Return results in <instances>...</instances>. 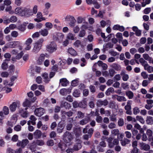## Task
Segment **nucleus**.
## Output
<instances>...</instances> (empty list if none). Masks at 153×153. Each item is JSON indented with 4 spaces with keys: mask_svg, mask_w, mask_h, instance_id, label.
Returning a JSON list of instances; mask_svg holds the SVG:
<instances>
[{
    "mask_svg": "<svg viewBox=\"0 0 153 153\" xmlns=\"http://www.w3.org/2000/svg\"><path fill=\"white\" fill-rule=\"evenodd\" d=\"M17 20L18 19L16 16H12L10 18L7 19H4V23L5 25H7L10 22L15 23L17 21Z\"/></svg>",
    "mask_w": 153,
    "mask_h": 153,
    "instance_id": "obj_5",
    "label": "nucleus"
},
{
    "mask_svg": "<svg viewBox=\"0 0 153 153\" xmlns=\"http://www.w3.org/2000/svg\"><path fill=\"white\" fill-rule=\"evenodd\" d=\"M108 104V102L106 100H99L97 101V105L99 107L102 105L106 106Z\"/></svg>",
    "mask_w": 153,
    "mask_h": 153,
    "instance_id": "obj_16",
    "label": "nucleus"
},
{
    "mask_svg": "<svg viewBox=\"0 0 153 153\" xmlns=\"http://www.w3.org/2000/svg\"><path fill=\"white\" fill-rule=\"evenodd\" d=\"M45 113L44 109L42 108H39L36 109L34 111L35 114L38 117L42 116Z\"/></svg>",
    "mask_w": 153,
    "mask_h": 153,
    "instance_id": "obj_11",
    "label": "nucleus"
},
{
    "mask_svg": "<svg viewBox=\"0 0 153 153\" xmlns=\"http://www.w3.org/2000/svg\"><path fill=\"white\" fill-rule=\"evenodd\" d=\"M68 52L73 56H75L77 55L76 51L72 48H68Z\"/></svg>",
    "mask_w": 153,
    "mask_h": 153,
    "instance_id": "obj_19",
    "label": "nucleus"
},
{
    "mask_svg": "<svg viewBox=\"0 0 153 153\" xmlns=\"http://www.w3.org/2000/svg\"><path fill=\"white\" fill-rule=\"evenodd\" d=\"M31 102L28 99H26L23 103V105L24 107H29L30 105Z\"/></svg>",
    "mask_w": 153,
    "mask_h": 153,
    "instance_id": "obj_46",
    "label": "nucleus"
},
{
    "mask_svg": "<svg viewBox=\"0 0 153 153\" xmlns=\"http://www.w3.org/2000/svg\"><path fill=\"white\" fill-rule=\"evenodd\" d=\"M131 140L127 138H124L123 140L121 142V144L122 146H125L126 144H129Z\"/></svg>",
    "mask_w": 153,
    "mask_h": 153,
    "instance_id": "obj_34",
    "label": "nucleus"
},
{
    "mask_svg": "<svg viewBox=\"0 0 153 153\" xmlns=\"http://www.w3.org/2000/svg\"><path fill=\"white\" fill-rule=\"evenodd\" d=\"M85 30H81L79 32V36L80 37H82L85 36Z\"/></svg>",
    "mask_w": 153,
    "mask_h": 153,
    "instance_id": "obj_62",
    "label": "nucleus"
},
{
    "mask_svg": "<svg viewBox=\"0 0 153 153\" xmlns=\"http://www.w3.org/2000/svg\"><path fill=\"white\" fill-rule=\"evenodd\" d=\"M17 120V118L16 117L13 116L10 121L7 122V124L9 126L13 127L16 122Z\"/></svg>",
    "mask_w": 153,
    "mask_h": 153,
    "instance_id": "obj_14",
    "label": "nucleus"
},
{
    "mask_svg": "<svg viewBox=\"0 0 153 153\" xmlns=\"http://www.w3.org/2000/svg\"><path fill=\"white\" fill-rule=\"evenodd\" d=\"M80 27L81 30H85L87 29H88L90 30H91L92 29L91 27H88V23L86 22H83Z\"/></svg>",
    "mask_w": 153,
    "mask_h": 153,
    "instance_id": "obj_26",
    "label": "nucleus"
},
{
    "mask_svg": "<svg viewBox=\"0 0 153 153\" xmlns=\"http://www.w3.org/2000/svg\"><path fill=\"white\" fill-rule=\"evenodd\" d=\"M39 33L42 36H47L48 34V30L46 29H41L39 31Z\"/></svg>",
    "mask_w": 153,
    "mask_h": 153,
    "instance_id": "obj_32",
    "label": "nucleus"
},
{
    "mask_svg": "<svg viewBox=\"0 0 153 153\" xmlns=\"http://www.w3.org/2000/svg\"><path fill=\"white\" fill-rule=\"evenodd\" d=\"M93 4L94 5V7L97 9H99L100 7V5L96 0H93Z\"/></svg>",
    "mask_w": 153,
    "mask_h": 153,
    "instance_id": "obj_53",
    "label": "nucleus"
},
{
    "mask_svg": "<svg viewBox=\"0 0 153 153\" xmlns=\"http://www.w3.org/2000/svg\"><path fill=\"white\" fill-rule=\"evenodd\" d=\"M82 145L80 142L76 144L74 146V150L75 151H78L81 149Z\"/></svg>",
    "mask_w": 153,
    "mask_h": 153,
    "instance_id": "obj_41",
    "label": "nucleus"
},
{
    "mask_svg": "<svg viewBox=\"0 0 153 153\" xmlns=\"http://www.w3.org/2000/svg\"><path fill=\"white\" fill-rule=\"evenodd\" d=\"M69 84V81L66 78H62L59 80V84L62 86H66Z\"/></svg>",
    "mask_w": 153,
    "mask_h": 153,
    "instance_id": "obj_17",
    "label": "nucleus"
},
{
    "mask_svg": "<svg viewBox=\"0 0 153 153\" xmlns=\"http://www.w3.org/2000/svg\"><path fill=\"white\" fill-rule=\"evenodd\" d=\"M89 118L88 117L82 119L80 121V125H84L87 123L89 121Z\"/></svg>",
    "mask_w": 153,
    "mask_h": 153,
    "instance_id": "obj_42",
    "label": "nucleus"
},
{
    "mask_svg": "<svg viewBox=\"0 0 153 153\" xmlns=\"http://www.w3.org/2000/svg\"><path fill=\"white\" fill-rule=\"evenodd\" d=\"M35 141V143L36 145H38L39 146H42L44 144V142L42 140H36Z\"/></svg>",
    "mask_w": 153,
    "mask_h": 153,
    "instance_id": "obj_50",
    "label": "nucleus"
},
{
    "mask_svg": "<svg viewBox=\"0 0 153 153\" xmlns=\"http://www.w3.org/2000/svg\"><path fill=\"white\" fill-rule=\"evenodd\" d=\"M33 42V40L30 38H28L25 41V49L26 51L30 50L31 48L30 45Z\"/></svg>",
    "mask_w": 153,
    "mask_h": 153,
    "instance_id": "obj_8",
    "label": "nucleus"
},
{
    "mask_svg": "<svg viewBox=\"0 0 153 153\" xmlns=\"http://www.w3.org/2000/svg\"><path fill=\"white\" fill-rule=\"evenodd\" d=\"M48 51L51 53H52L56 51L57 49V46L56 44L54 42H51L48 45L47 47Z\"/></svg>",
    "mask_w": 153,
    "mask_h": 153,
    "instance_id": "obj_4",
    "label": "nucleus"
},
{
    "mask_svg": "<svg viewBox=\"0 0 153 153\" xmlns=\"http://www.w3.org/2000/svg\"><path fill=\"white\" fill-rule=\"evenodd\" d=\"M140 111L139 108L137 107H135L133 109V114L136 115L138 114Z\"/></svg>",
    "mask_w": 153,
    "mask_h": 153,
    "instance_id": "obj_58",
    "label": "nucleus"
},
{
    "mask_svg": "<svg viewBox=\"0 0 153 153\" xmlns=\"http://www.w3.org/2000/svg\"><path fill=\"white\" fill-rule=\"evenodd\" d=\"M44 41V40L43 39H40L34 43L32 51L36 53H37L41 49L42 46V43Z\"/></svg>",
    "mask_w": 153,
    "mask_h": 153,
    "instance_id": "obj_1",
    "label": "nucleus"
},
{
    "mask_svg": "<svg viewBox=\"0 0 153 153\" xmlns=\"http://www.w3.org/2000/svg\"><path fill=\"white\" fill-rule=\"evenodd\" d=\"M18 29L22 31H24L25 30V26L24 25H20L18 27Z\"/></svg>",
    "mask_w": 153,
    "mask_h": 153,
    "instance_id": "obj_64",
    "label": "nucleus"
},
{
    "mask_svg": "<svg viewBox=\"0 0 153 153\" xmlns=\"http://www.w3.org/2000/svg\"><path fill=\"white\" fill-rule=\"evenodd\" d=\"M113 29L114 30H118L120 31H123L125 29L124 28L123 26H120L118 25H114L113 26Z\"/></svg>",
    "mask_w": 153,
    "mask_h": 153,
    "instance_id": "obj_28",
    "label": "nucleus"
},
{
    "mask_svg": "<svg viewBox=\"0 0 153 153\" xmlns=\"http://www.w3.org/2000/svg\"><path fill=\"white\" fill-rule=\"evenodd\" d=\"M126 137L127 139H130L131 137V134L128 131H126L125 132Z\"/></svg>",
    "mask_w": 153,
    "mask_h": 153,
    "instance_id": "obj_63",
    "label": "nucleus"
},
{
    "mask_svg": "<svg viewBox=\"0 0 153 153\" xmlns=\"http://www.w3.org/2000/svg\"><path fill=\"white\" fill-rule=\"evenodd\" d=\"M137 120L139 121L141 123L143 124L145 123V121L143 117L140 116H137L136 117Z\"/></svg>",
    "mask_w": 153,
    "mask_h": 153,
    "instance_id": "obj_47",
    "label": "nucleus"
},
{
    "mask_svg": "<svg viewBox=\"0 0 153 153\" xmlns=\"http://www.w3.org/2000/svg\"><path fill=\"white\" fill-rule=\"evenodd\" d=\"M29 143V141L27 139L22 140V141H18L16 145L17 146H21L22 148H24Z\"/></svg>",
    "mask_w": 153,
    "mask_h": 153,
    "instance_id": "obj_6",
    "label": "nucleus"
},
{
    "mask_svg": "<svg viewBox=\"0 0 153 153\" xmlns=\"http://www.w3.org/2000/svg\"><path fill=\"white\" fill-rule=\"evenodd\" d=\"M18 136L17 134L13 135L11 138V140L13 142H16L18 140Z\"/></svg>",
    "mask_w": 153,
    "mask_h": 153,
    "instance_id": "obj_61",
    "label": "nucleus"
},
{
    "mask_svg": "<svg viewBox=\"0 0 153 153\" xmlns=\"http://www.w3.org/2000/svg\"><path fill=\"white\" fill-rule=\"evenodd\" d=\"M20 44V42L19 41H12L9 42L6 44L3 48V51H4L7 48H14Z\"/></svg>",
    "mask_w": 153,
    "mask_h": 153,
    "instance_id": "obj_2",
    "label": "nucleus"
},
{
    "mask_svg": "<svg viewBox=\"0 0 153 153\" xmlns=\"http://www.w3.org/2000/svg\"><path fill=\"white\" fill-rule=\"evenodd\" d=\"M113 138L112 137H109L107 140L108 143V146L110 148L113 147L114 145H117L119 144V141L118 139H115L114 140L113 142Z\"/></svg>",
    "mask_w": 153,
    "mask_h": 153,
    "instance_id": "obj_3",
    "label": "nucleus"
},
{
    "mask_svg": "<svg viewBox=\"0 0 153 153\" xmlns=\"http://www.w3.org/2000/svg\"><path fill=\"white\" fill-rule=\"evenodd\" d=\"M146 134L149 138L152 137V136L153 134V132L151 129H148L146 131Z\"/></svg>",
    "mask_w": 153,
    "mask_h": 153,
    "instance_id": "obj_56",
    "label": "nucleus"
},
{
    "mask_svg": "<svg viewBox=\"0 0 153 153\" xmlns=\"http://www.w3.org/2000/svg\"><path fill=\"white\" fill-rule=\"evenodd\" d=\"M108 72L109 75L111 77H113L116 73L114 70L112 68L110 69L109 70Z\"/></svg>",
    "mask_w": 153,
    "mask_h": 153,
    "instance_id": "obj_52",
    "label": "nucleus"
},
{
    "mask_svg": "<svg viewBox=\"0 0 153 153\" xmlns=\"http://www.w3.org/2000/svg\"><path fill=\"white\" fill-rule=\"evenodd\" d=\"M119 130L117 129H112L111 131V134L114 135H118L119 134Z\"/></svg>",
    "mask_w": 153,
    "mask_h": 153,
    "instance_id": "obj_59",
    "label": "nucleus"
},
{
    "mask_svg": "<svg viewBox=\"0 0 153 153\" xmlns=\"http://www.w3.org/2000/svg\"><path fill=\"white\" fill-rule=\"evenodd\" d=\"M23 9L21 7H18L15 10V13L23 16Z\"/></svg>",
    "mask_w": 153,
    "mask_h": 153,
    "instance_id": "obj_27",
    "label": "nucleus"
},
{
    "mask_svg": "<svg viewBox=\"0 0 153 153\" xmlns=\"http://www.w3.org/2000/svg\"><path fill=\"white\" fill-rule=\"evenodd\" d=\"M110 66L112 68H111L117 71L120 70L121 69L120 65L116 63H114L111 64L110 65Z\"/></svg>",
    "mask_w": 153,
    "mask_h": 153,
    "instance_id": "obj_18",
    "label": "nucleus"
},
{
    "mask_svg": "<svg viewBox=\"0 0 153 153\" xmlns=\"http://www.w3.org/2000/svg\"><path fill=\"white\" fill-rule=\"evenodd\" d=\"M145 70H147L149 73H153V67L149 66V65H148Z\"/></svg>",
    "mask_w": 153,
    "mask_h": 153,
    "instance_id": "obj_48",
    "label": "nucleus"
},
{
    "mask_svg": "<svg viewBox=\"0 0 153 153\" xmlns=\"http://www.w3.org/2000/svg\"><path fill=\"white\" fill-rule=\"evenodd\" d=\"M100 33L101 37L104 39V40L105 42L109 41V39L110 37V35L108 36V37H106L104 33L101 32Z\"/></svg>",
    "mask_w": 153,
    "mask_h": 153,
    "instance_id": "obj_49",
    "label": "nucleus"
},
{
    "mask_svg": "<svg viewBox=\"0 0 153 153\" xmlns=\"http://www.w3.org/2000/svg\"><path fill=\"white\" fill-rule=\"evenodd\" d=\"M63 139L66 143L69 142L73 139L72 135L68 131H66L63 135Z\"/></svg>",
    "mask_w": 153,
    "mask_h": 153,
    "instance_id": "obj_7",
    "label": "nucleus"
},
{
    "mask_svg": "<svg viewBox=\"0 0 153 153\" xmlns=\"http://www.w3.org/2000/svg\"><path fill=\"white\" fill-rule=\"evenodd\" d=\"M36 145L35 143V141H34L30 145V149L32 152H34L36 150Z\"/></svg>",
    "mask_w": 153,
    "mask_h": 153,
    "instance_id": "obj_37",
    "label": "nucleus"
},
{
    "mask_svg": "<svg viewBox=\"0 0 153 153\" xmlns=\"http://www.w3.org/2000/svg\"><path fill=\"white\" fill-rule=\"evenodd\" d=\"M35 138L36 139H39L42 135L41 131L39 130H36L33 133Z\"/></svg>",
    "mask_w": 153,
    "mask_h": 153,
    "instance_id": "obj_22",
    "label": "nucleus"
},
{
    "mask_svg": "<svg viewBox=\"0 0 153 153\" xmlns=\"http://www.w3.org/2000/svg\"><path fill=\"white\" fill-rule=\"evenodd\" d=\"M58 146L59 148H60L62 151L66 149V145L64 143L62 144L60 143H59Z\"/></svg>",
    "mask_w": 153,
    "mask_h": 153,
    "instance_id": "obj_60",
    "label": "nucleus"
},
{
    "mask_svg": "<svg viewBox=\"0 0 153 153\" xmlns=\"http://www.w3.org/2000/svg\"><path fill=\"white\" fill-rule=\"evenodd\" d=\"M75 35L71 33H69L67 35L66 38L68 40H73L75 39Z\"/></svg>",
    "mask_w": 153,
    "mask_h": 153,
    "instance_id": "obj_36",
    "label": "nucleus"
},
{
    "mask_svg": "<svg viewBox=\"0 0 153 153\" xmlns=\"http://www.w3.org/2000/svg\"><path fill=\"white\" fill-rule=\"evenodd\" d=\"M146 121L147 124L152 125L153 124V117L150 116H147Z\"/></svg>",
    "mask_w": 153,
    "mask_h": 153,
    "instance_id": "obj_35",
    "label": "nucleus"
},
{
    "mask_svg": "<svg viewBox=\"0 0 153 153\" xmlns=\"http://www.w3.org/2000/svg\"><path fill=\"white\" fill-rule=\"evenodd\" d=\"M42 76L43 77L44 82L46 83H48L50 81L49 77H48V74L46 73H45L42 74Z\"/></svg>",
    "mask_w": 153,
    "mask_h": 153,
    "instance_id": "obj_20",
    "label": "nucleus"
},
{
    "mask_svg": "<svg viewBox=\"0 0 153 153\" xmlns=\"http://www.w3.org/2000/svg\"><path fill=\"white\" fill-rule=\"evenodd\" d=\"M61 106L62 107H64L66 109L69 108L71 107L70 104L66 102H62L61 103Z\"/></svg>",
    "mask_w": 153,
    "mask_h": 153,
    "instance_id": "obj_39",
    "label": "nucleus"
},
{
    "mask_svg": "<svg viewBox=\"0 0 153 153\" xmlns=\"http://www.w3.org/2000/svg\"><path fill=\"white\" fill-rule=\"evenodd\" d=\"M30 119L31 120V123L33 125H34L36 124V121L37 119L35 116L33 115H31L30 118Z\"/></svg>",
    "mask_w": 153,
    "mask_h": 153,
    "instance_id": "obj_45",
    "label": "nucleus"
},
{
    "mask_svg": "<svg viewBox=\"0 0 153 153\" xmlns=\"http://www.w3.org/2000/svg\"><path fill=\"white\" fill-rule=\"evenodd\" d=\"M114 96L117 97V99L119 102L126 101V98L123 96H119L117 95H115Z\"/></svg>",
    "mask_w": 153,
    "mask_h": 153,
    "instance_id": "obj_40",
    "label": "nucleus"
},
{
    "mask_svg": "<svg viewBox=\"0 0 153 153\" xmlns=\"http://www.w3.org/2000/svg\"><path fill=\"white\" fill-rule=\"evenodd\" d=\"M126 94L130 99H132L134 97V94L131 91H126Z\"/></svg>",
    "mask_w": 153,
    "mask_h": 153,
    "instance_id": "obj_43",
    "label": "nucleus"
},
{
    "mask_svg": "<svg viewBox=\"0 0 153 153\" xmlns=\"http://www.w3.org/2000/svg\"><path fill=\"white\" fill-rule=\"evenodd\" d=\"M36 18L34 19V20L37 22L42 21V20H45L44 17H42V13L40 12H38L36 15Z\"/></svg>",
    "mask_w": 153,
    "mask_h": 153,
    "instance_id": "obj_13",
    "label": "nucleus"
},
{
    "mask_svg": "<svg viewBox=\"0 0 153 153\" xmlns=\"http://www.w3.org/2000/svg\"><path fill=\"white\" fill-rule=\"evenodd\" d=\"M73 45L76 48H79L81 47L83 48L84 47L82 43H81V41L79 40H76L74 43Z\"/></svg>",
    "mask_w": 153,
    "mask_h": 153,
    "instance_id": "obj_29",
    "label": "nucleus"
},
{
    "mask_svg": "<svg viewBox=\"0 0 153 153\" xmlns=\"http://www.w3.org/2000/svg\"><path fill=\"white\" fill-rule=\"evenodd\" d=\"M7 59H5L3 61L1 65V68L3 70H6L8 68V63L7 62Z\"/></svg>",
    "mask_w": 153,
    "mask_h": 153,
    "instance_id": "obj_33",
    "label": "nucleus"
},
{
    "mask_svg": "<svg viewBox=\"0 0 153 153\" xmlns=\"http://www.w3.org/2000/svg\"><path fill=\"white\" fill-rule=\"evenodd\" d=\"M113 46V45L110 42H108L106 44H104L103 45V48L104 49L106 50L108 48H112Z\"/></svg>",
    "mask_w": 153,
    "mask_h": 153,
    "instance_id": "obj_38",
    "label": "nucleus"
},
{
    "mask_svg": "<svg viewBox=\"0 0 153 153\" xmlns=\"http://www.w3.org/2000/svg\"><path fill=\"white\" fill-rule=\"evenodd\" d=\"M85 19L82 17H79L77 19V22L78 24H81L83 22H85Z\"/></svg>",
    "mask_w": 153,
    "mask_h": 153,
    "instance_id": "obj_44",
    "label": "nucleus"
},
{
    "mask_svg": "<svg viewBox=\"0 0 153 153\" xmlns=\"http://www.w3.org/2000/svg\"><path fill=\"white\" fill-rule=\"evenodd\" d=\"M120 75L122 76L123 80L125 81L128 80L129 79V76L128 74H126L124 71H121Z\"/></svg>",
    "mask_w": 153,
    "mask_h": 153,
    "instance_id": "obj_25",
    "label": "nucleus"
},
{
    "mask_svg": "<svg viewBox=\"0 0 153 153\" xmlns=\"http://www.w3.org/2000/svg\"><path fill=\"white\" fill-rule=\"evenodd\" d=\"M97 64L100 67H101L104 70H106L107 69L108 66L106 64L104 63L101 61H98L97 63H95L93 67H94L96 66Z\"/></svg>",
    "mask_w": 153,
    "mask_h": 153,
    "instance_id": "obj_12",
    "label": "nucleus"
},
{
    "mask_svg": "<svg viewBox=\"0 0 153 153\" xmlns=\"http://www.w3.org/2000/svg\"><path fill=\"white\" fill-rule=\"evenodd\" d=\"M75 19L73 16L71 15H68L65 18V20L67 21L71 22Z\"/></svg>",
    "mask_w": 153,
    "mask_h": 153,
    "instance_id": "obj_51",
    "label": "nucleus"
},
{
    "mask_svg": "<svg viewBox=\"0 0 153 153\" xmlns=\"http://www.w3.org/2000/svg\"><path fill=\"white\" fill-rule=\"evenodd\" d=\"M45 26L46 27L48 28V29H52L53 27V24L49 22H46L45 24Z\"/></svg>",
    "mask_w": 153,
    "mask_h": 153,
    "instance_id": "obj_57",
    "label": "nucleus"
},
{
    "mask_svg": "<svg viewBox=\"0 0 153 153\" xmlns=\"http://www.w3.org/2000/svg\"><path fill=\"white\" fill-rule=\"evenodd\" d=\"M139 61L141 65L144 67L145 69L149 65L147 62L143 58H140L139 59Z\"/></svg>",
    "mask_w": 153,
    "mask_h": 153,
    "instance_id": "obj_30",
    "label": "nucleus"
},
{
    "mask_svg": "<svg viewBox=\"0 0 153 153\" xmlns=\"http://www.w3.org/2000/svg\"><path fill=\"white\" fill-rule=\"evenodd\" d=\"M80 94V91L76 89L75 90L73 93V96L75 97H79Z\"/></svg>",
    "mask_w": 153,
    "mask_h": 153,
    "instance_id": "obj_54",
    "label": "nucleus"
},
{
    "mask_svg": "<svg viewBox=\"0 0 153 153\" xmlns=\"http://www.w3.org/2000/svg\"><path fill=\"white\" fill-rule=\"evenodd\" d=\"M71 92V91L69 89L62 88L60 91V93L62 95H65L67 94H69Z\"/></svg>",
    "mask_w": 153,
    "mask_h": 153,
    "instance_id": "obj_23",
    "label": "nucleus"
},
{
    "mask_svg": "<svg viewBox=\"0 0 153 153\" xmlns=\"http://www.w3.org/2000/svg\"><path fill=\"white\" fill-rule=\"evenodd\" d=\"M33 15L32 10L29 8H25L23 9V16L24 15L27 17H29Z\"/></svg>",
    "mask_w": 153,
    "mask_h": 153,
    "instance_id": "obj_10",
    "label": "nucleus"
},
{
    "mask_svg": "<svg viewBox=\"0 0 153 153\" xmlns=\"http://www.w3.org/2000/svg\"><path fill=\"white\" fill-rule=\"evenodd\" d=\"M27 108H26L25 109H21L19 111V113L22 117L24 118H26L27 117V113L26 111Z\"/></svg>",
    "mask_w": 153,
    "mask_h": 153,
    "instance_id": "obj_21",
    "label": "nucleus"
},
{
    "mask_svg": "<svg viewBox=\"0 0 153 153\" xmlns=\"http://www.w3.org/2000/svg\"><path fill=\"white\" fill-rule=\"evenodd\" d=\"M3 111L4 114H8L9 113V110L8 108L6 106H4L3 108Z\"/></svg>",
    "mask_w": 153,
    "mask_h": 153,
    "instance_id": "obj_55",
    "label": "nucleus"
},
{
    "mask_svg": "<svg viewBox=\"0 0 153 153\" xmlns=\"http://www.w3.org/2000/svg\"><path fill=\"white\" fill-rule=\"evenodd\" d=\"M64 37V34L62 33H55L54 34L53 36V38L55 40L62 41Z\"/></svg>",
    "mask_w": 153,
    "mask_h": 153,
    "instance_id": "obj_9",
    "label": "nucleus"
},
{
    "mask_svg": "<svg viewBox=\"0 0 153 153\" xmlns=\"http://www.w3.org/2000/svg\"><path fill=\"white\" fill-rule=\"evenodd\" d=\"M45 55L44 54H41L39 57L37 61V63L39 65L42 64L45 59Z\"/></svg>",
    "mask_w": 153,
    "mask_h": 153,
    "instance_id": "obj_24",
    "label": "nucleus"
},
{
    "mask_svg": "<svg viewBox=\"0 0 153 153\" xmlns=\"http://www.w3.org/2000/svg\"><path fill=\"white\" fill-rule=\"evenodd\" d=\"M17 106V103L16 102H13L10 105L9 108L11 111H14Z\"/></svg>",
    "mask_w": 153,
    "mask_h": 153,
    "instance_id": "obj_31",
    "label": "nucleus"
},
{
    "mask_svg": "<svg viewBox=\"0 0 153 153\" xmlns=\"http://www.w3.org/2000/svg\"><path fill=\"white\" fill-rule=\"evenodd\" d=\"M141 149L146 151H148L150 148L149 145L145 143L142 142L140 144Z\"/></svg>",
    "mask_w": 153,
    "mask_h": 153,
    "instance_id": "obj_15",
    "label": "nucleus"
}]
</instances>
